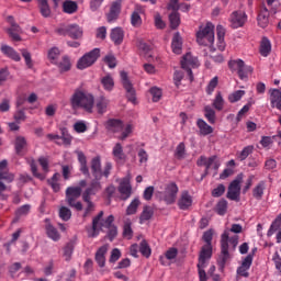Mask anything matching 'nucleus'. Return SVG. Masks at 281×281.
<instances>
[{
    "instance_id": "393cba45",
    "label": "nucleus",
    "mask_w": 281,
    "mask_h": 281,
    "mask_svg": "<svg viewBox=\"0 0 281 281\" xmlns=\"http://www.w3.org/2000/svg\"><path fill=\"white\" fill-rule=\"evenodd\" d=\"M1 52L7 56L8 58H11V60H14L15 63L21 61V55L14 48H12L9 45H2L1 46Z\"/></svg>"
},
{
    "instance_id": "c85d7f7f",
    "label": "nucleus",
    "mask_w": 281,
    "mask_h": 281,
    "mask_svg": "<svg viewBox=\"0 0 281 281\" xmlns=\"http://www.w3.org/2000/svg\"><path fill=\"white\" fill-rule=\"evenodd\" d=\"M221 245H222V254L220 256L218 259V265L222 267H225L227 260H229V244L224 240H221Z\"/></svg>"
},
{
    "instance_id": "72a5a7b5",
    "label": "nucleus",
    "mask_w": 281,
    "mask_h": 281,
    "mask_svg": "<svg viewBox=\"0 0 281 281\" xmlns=\"http://www.w3.org/2000/svg\"><path fill=\"white\" fill-rule=\"evenodd\" d=\"M196 126L199 128L200 135H212L214 133V128L210 126L204 120L199 119L196 121Z\"/></svg>"
},
{
    "instance_id": "f03ea898",
    "label": "nucleus",
    "mask_w": 281,
    "mask_h": 281,
    "mask_svg": "<svg viewBox=\"0 0 281 281\" xmlns=\"http://www.w3.org/2000/svg\"><path fill=\"white\" fill-rule=\"evenodd\" d=\"M214 236V232L212 229L206 231L203 234V240L206 243L202 247L200 252L199 262H198V273L200 281H207V273H205V267H207V262L212 258V238Z\"/></svg>"
},
{
    "instance_id": "a18cd8bd",
    "label": "nucleus",
    "mask_w": 281,
    "mask_h": 281,
    "mask_svg": "<svg viewBox=\"0 0 281 281\" xmlns=\"http://www.w3.org/2000/svg\"><path fill=\"white\" fill-rule=\"evenodd\" d=\"M204 116L210 124H216V112L210 105L204 108Z\"/></svg>"
},
{
    "instance_id": "8fccbe9b",
    "label": "nucleus",
    "mask_w": 281,
    "mask_h": 281,
    "mask_svg": "<svg viewBox=\"0 0 281 281\" xmlns=\"http://www.w3.org/2000/svg\"><path fill=\"white\" fill-rule=\"evenodd\" d=\"M142 204V202L135 198L131 204L127 206V210H126V214L128 216L133 215V214H136L137 213V209L139 207V205Z\"/></svg>"
},
{
    "instance_id": "a878e982",
    "label": "nucleus",
    "mask_w": 281,
    "mask_h": 281,
    "mask_svg": "<svg viewBox=\"0 0 281 281\" xmlns=\"http://www.w3.org/2000/svg\"><path fill=\"white\" fill-rule=\"evenodd\" d=\"M91 170L94 179H97V181H100V179H102V164L100 162V159L98 157L91 160Z\"/></svg>"
},
{
    "instance_id": "0e129e2a",
    "label": "nucleus",
    "mask_w": 281,
    "mask_h": 281,
    "mask_svg": "<svg viewBox=\"0 0 281 281\" xmlns=\"http://www.w3.org/2000/svg\"><path fill=\"white\" fill-rule=\"evenodd\" d=\"M71 256H74V245L67 244L64 248V258L66 261H69Z\"/></svg>"
},
{
    "instance_id": "3c124183",
    "label": "nucleus",
    "mask_w": 281,
    "mask_h": 281,
    "mask_svg": "<svg viewBox=\"0 0 281 281\" xmlns=\"http://www.w3.org/2000/svg\"><path fill=\"white\" fill-rule=\"evenodd\" d=\"M57 65L61 72L69 71V69H71V60L67 56H64Z\"/></svg>"
},
{
    "instance_id": "c756f323",
    "label": "nucleus",
    "mask_w": 281,
    "mask_h": 281,
    "mask_svg": "<svg viewBox=\"0 0 281 281\" xmlns=\"http://www.w3.org/2000/svg\"><path fill=\"white\" fill-rule=\"evenodd\" d=\"M106 251H109L108 245H104L98 249L95 254V262L99 265V267H104L106 263Z\"/></svg>"
},
{
    "instance_id": "9d476101",
    "label": "nucleus",
    "mask_w": 281,
    "mask_h": 281,
    "mask_svg": "<svg viewBox=\"0 0 281 281\" xmlns=\"http://www.w3.org/2000/svg\"><path fill=\"white\" fill-rule=\"evenodd\" d=\"M199 59L194 56H192V54L187 53L181 60V67L182 69H184V71H187L188 76L190 77V80H193V76H192V69H195V67H199Z\"/></svg>"
},
{
    "instance_id": "052dcab7",
    "label": "nucleus",
    "mask_w": 281,
    "mask_h": 281,
    "mask_svg": "<svg viewBox=\"0 0 281 281\" xmlns=\"http://www.w3.org/2000/svg\"><path fill=\"white\" fill-rule=\"evenodd\" d=\"M138 49H140L147 58L153 57V54H150V45L146 44L144 41H138Z\"/></svg>"
},
{
    "instance_id": "680f3d73",
    "label": "nucleus",
    "mask_w": 281,
    "mask_h": 281,
    "mask_svg": "<svg viewBox=\"0 0 281 281\" xmlns=\"http://www.w3.org/2000/svg\"><path fill=\"white\" fill-rule=\"evenodd\" d=\"M59 217L61 221H69L71 218V210L67 209V206H61L59 209Z\"/></svg>"
},
{
    "instance_id": "1a4fd4ad",
    "label": "nucleus",
    "mask_w": 281,
    "mask_h": 281,
    "mask_svg": "<svg viewBox=\"0 0 281 281\" xmlns=\"http://www.w3.org/2000/svg\"><path fill=\"white\" fill-rule=\"evenodd\" d=\"M228 65L231 69L237 71L240 80H245V78H247V76L254 71L251 66H245V61H243V59L229 61Z\"/></svg>"
},
{
    "instance_id": "09e8293b",
    "label": "nucleus",
    "mask_w": 281,
    "mask_h": 281,
    "mask_svg": "<svg viewBox=\"0 0 281 281\" xmlns=\"http://www.w3.org/2000/svg\"><path fill=\"white\" fill-rule=\"evenodd\" d=\"M251 153H254V145H248L244 147V149L239 154H237V158L239 159V161H245V159H247V157H249Z\"/></svg>"
},
{
    "instance_id": "7ed1b4c3",
    "label": "nucleus",
    "mask_w": 281,
    "mask_h": 281,
    "mask_svg": "<svg viewBox=\"0 0 281 281\" xmlns=\"http://www.w3.org/2000/svg\"><path fill=\"white\" fill-rule=\"evenodd\" d=\"M93 102L94 98L92 94L85 91H76L70 99L72 109H83L88 113L93 111Z\"/></svg>"
},
{
    "instance_id": "412c9836",
    "label": "nucleus",
    "mask_w": 281,
    "mask_h": 281,
    "mask_svg": "<svg viewBox=\"0 0 281 281\" xmlns=\"http://www.w3.org/2000/svg\"><path fill=\"white\" fill-rule=\"evenodd\" d=\"M270 104L272 109L281 111V88L270 90Z\"/></svg>"
},
{
    "instance_id": "58836bf2",
    "label": "nucleus",
    "mask_w": 281,
    "mask_h": 281,
    "mask_svg": "<svg viewBox=\"0 0 281 281\" xmlns=\"http://www.w3.org/2000/svg\"><path fill=\"white\" fill-rule=\"evenodd\" d=\"M101 85L104 91L111 92L115 87V81L113 80V77L111 75H106L103 78H101Z\"/></svg>"
},
{
    "instance_id": "bf43d9fd",
    "label": "nucleus",
    "mask_w": 281,
    "mask_h": 281,
    "mask_svg": "<svg viewBox=\"0 0 281 281\" xmlns=\"http://www.w3.org/2000/svg\"><path fill=\"white\" fill-rule=\"evenodd\" d=\"M216 212L220 216H224L227 212V200H220L216 205Z\"/></svg>"
},
{
    "instance_id": "bb28decb",
    "label": "nucleus",
    "mask_w": 281,
    "mask_h": 281,
    "mask_svg": "<svg viewBox=\"0 0 281 281\" xmlns=\"http://www.w3.org/2000/svg\"><path fill=\"white\" fill-rule=\"evenodd\" d=\"M120 10H122V1L116 0L112 3L110 14H108L109 23H112V21H115V19H117V16L120 15Z\"/></svg>"
},
{
    "instance_id": "f3484780",
    "label": "nucleus",
    "mask_w": 281,
    "mask_h": 281,
    "mask_svg": "<svg viewBox=\"0 0 281 281\" xmlns=\"http://www.w3.org/2000/svg\"><path fill=\"white\" fill-rule=\"evenodd\" d=\"M252 262L254 257L251 255L244 258L240 267L237 268V276H241V278H249V269H251Z\"/></svg>"
},
{
    "instance_id": "774afa93",
    "label": "nucleus",
    "mask_w": 281,
    "mask_h": 281,
    "mask_svg": "<svg viewBox=\"0 0 281 281\" xmlns=\"http://www.w3.org/2000/svg\"><path fill=\"white\" fill-rule=\"evenodd\" d=\"M139 251H140V254L143 256H145V258H149V256H150V247H148V244L146 243V240H143L140 243Z\"/></svg>"
},
{
    "instance_id": "0eeeda50",
    "label": "nucleus",
    "mask_w": 281,
    "mask_h": 281,
    "mask_svg": "<svg viewBox=\"0 0 281 281\" xmlns=\"http://www.w3.org/2000/svg\"><path fill=\"white\" fill-rule=\"evenodd\" d=\"M98 58H100V48H94L89 53H86L77 61V69H80V70L88 69V67H91V65H94Z\"/></svg>"
},
{
    "instance_id": "4c0bfd02",
    "label": "nucleus",
    "mask_w": 281,
    "mask_h": 281,
    "mask_svg": "<svg viewBox=\"0 0 281 281\" xmlns=\"http://www.w3.org/2000/svg\"><path fill=\"white\" fill-rule=\"evenodd\" d=\"M257 21L259 27H267V25H269V10H267V8H263L260 11Z\"/></svg>"
},
{
    "instance_id": "cd10ccee",
    "label": "nucleus",
    "mask_w": 281,
    "mask_h": 281,
    "mask_svg": "<svg viewBox=\"0 0 281 281\" xmlns=\"http://www.w3.org/2000/svg\"><path fill=\"white\" fill-rule=\"evenodd\" d=\"M110 133H120L124 128V123L121 120L111 119L105 124Z\"/></svg>"
},
{
    "instance_id": "6ab92c4d",
    "label": "nucleus",
    "mask_w": 281,
    "mask_h": 281,
    "mask_svg": "<svg viewBox=\"0 0 281 281\" xmlns=\"http://www.w3.org/2000/svg\"><path fill=\"white\" fill-rule=\"evenodd\" d=\"M93 104L97 109V112L103 115V113H106V111H109L111 100H109V98L104 95H100L97 99H94Z\"/></svg>"
},
{
    "instance_id": "2eb2a0df",
    "label": "nucleus",
    "mask_w": 281,
    "mask_h": 281,
    "mask_svg": "<svg viewBox=\"0 0 281 281\" xmlns=\"http://www.w3.org/2000/svg\"><path fill=\"white\" fill-rule=\"evenodd\" d=\"M119 192L123 201H126V199H131V194H133V187H131V177L126 176L125 178L121 179L119 184Z\"/></svg>"
},
{
    "instance_id": "5fc2aeb1",
    "label": "nucleus",
    "mask_w": 281,
    "mask_h": 281,
    "mask_svg": "<svg viewBox=\"0 0 281 281\" xmlns=\"http://www.w3.org/2000/svg\"><path fill=\"white\" fill-rule=\"evenodd\" d=\"M169 21H170V25L171 27L175 30L177 27H179V24L181 23V18L179 16V12L173 11L170 15H169Z\"/></svg>"
},
{
    "instance_id": "13d9d810",
    "label": "nucleus",
    "mask_w": 281,
    "mask_h": 281,
    "mask_svg": "<svg viewBox=\"0 0 281 281\" xmlns=\"http://www.w3.org/2000/svg\"><path fill=\"white\" fill-rule=\"evenodd\" d=\"M131 24L133 27H142V15H139V11H134L132 13Z\"/></svg>"
},
{
    "instance_id": "dca6fc26",
    "label": "nucleus",
    "mask_w": 281,
    "mask_h": 281,
    "mask_svg": "<svg viewBox=\"0 0 281 281\" xmlns=\"http://www.w3.org/2000/svg\"><path fill=\"white\" fill-rule=\"evenodd\" d=\"M198 166H205L207 172L210 168H213V170H218V168H221V161L216 156H212L210 158L201 156L198 160Z\"/></svg>"
},
{
    "instance_id": "ddd939ff",
    "label": "nucleus",
    "mask_w": 281,
    "mask_h": 281,
    "mask_svg": "<svg viewBox=\"0 0 281 281\" xmlns=\"http://www.w3.org/2000/svg\"><path fill=\"white\" fill-rule=\"evenodd\" d=\"M121 81L127 93L126 95L128 102H132V104H137V98L135 97V88H133V83H131V80H128V75L126 74V71H121Z\"/></svg>"
},
{
    "instance_id": "2f4dec72",
    "label": "nucleus",
    "mask_w": 281,
    "mask_h": 281,
    "mask_svg": "<svg viewBox=\"0 0 281 281\" xmlns=\"http://www.w3.org/2000/svg\"><path fill=\"white\" fill-rule=\"evenodd\" d=\"M216 32H217V49H220V52H225V27H223V25H217L216 27Z\"/></svg>"
},
{
    "instance_id": "79ce46f5",
    "label": "nucleus",
    "mask_w": 281,
    "mask_h": 281,
    "mask_svg": "<svg viewBox=\"0 0 281 281\" xmlns=\"http://www.w3.org/2000/svg\"><path fill=\"white\" fill-rule=\"evenodd\" d=\"M25 148H27V139H25V137L23 136H16L15 151L18 153V155H21L23 150H25Z\"/></svg>"
},
{
    "instance_id": "f8f14e48",
    "label": "nucleus",
    "mask_w": 281,
    "mask_h": 281,
    "mask_svg": "<svg viewBox=\"0 0 281 281\" xmlns=\"http://www.w3.org/2000/svg\"><path fill=\"white\" fill-rule=\"evenodd\" d=\"M240 183H243V175L237 176L228 187L227 199L231 201H240Z\"/></svg>"
},
{
    "instance_id": "de8ad7c7",
    "label": "nucleus",
    "mask_w": 281,
    "mask_h": 281,
    "mask_svg": "<svg viewBox=\"0 0 281 281\" xmlns=\"http://www.w3.org/2000/svg\"><path fill=\"white\" fill-rule=\"evenodd\" d=\"M63 8L66 14H74V12H77L78 10V4L71 0H68L64 2Z\"/></svg>"
},
{
    "instance_id": "338daca9",
    "label": "nucleus",
    "mask_w": 281,
    "mask_h": 281,
    "mask_svg": "<svg viewBox=\"0 0 281 281\" xmlns=\"http://www.w3.org/2000/svg\"><path fill=\"white\" fill-rule=\"evenodd\" d=\"M59 139H61V144H64V146H69V144H71V135H69L65 128L61 130V136Z\"/></svg>"
},
{
    "instance_id": "7c9ffc66",
    "label": "nucleus",
    "mask_w": 281,
    "mask_h": 281,
    "mask_svg": "<svg viewBox=\"0 0 281 281\" xmlns=\"http://www.w3.org/2000/svg\"><path fill=\"white\" fill-rule=\"evenodd\" d=\"M178 205L180 210H188V207L192 206V196L188 191L182 192L180 200L178 201Z\"/></svg>"
},
{
    "instance_id": "ea45409f",
    "label": "nucleus",
    "mask_w": 281,
    "mask_h": 281,
    "mask_svg": "<svg viewBox=\"0 0 281 281\" xmlns=\"http://www.w3.org/2000/svg\"><path fill=\"white\" fill-rule=\"evenodd\" d=\"M112 155L116 161H124L126 156L124 155V149L122 144L116 143L113 147Z\"/></svg>"
},
{
    "instance_id": "aec40b11",
    "label": "nucleus",
    "mask_w": 281,
    "mask_h": 281,
    "mask_svg": "<svg viewBox=\"0 0 281 281\" xmlns=\"http://www.w3.org/2000/svg\"><path fill=\"white\" fill-rule=\"evenodd\" d=\"M265 190H267V181L261 180L252 188V196L256 201H262L265 196Z\"/></svg>"
},
{
    "instance_id": "49530a36",
    "label": "nucleus",
    "mask_w": 281,
    "mask_h": 281,
    "mask_svg": "<svg viewBox=\"0 0 281 281\" xmlns=\"http://www.w3.org/2000/svg\"><path fill=\"white\" fill-rule=\"evenodd\" d=\"M281 227V214L272 222L270 228L268 229L267 236L271 237Z\"/></svg>"
},
{
    "instance_id": "473e14b6",
    "label": "nucleus",
    "mask_w": 281,
    "mask_h": 281,
    "mask_svg": "<svg viewBox=\"0 0 281 281\" xmlns=\"http://www.w3.org/2000/svg\"><path fill=\"white\" fill-rule=\"evenodd\" d=\"M37 5L44 19H49V16H52V9L49 8V2L47 0H37Z\"/></svg>"
},
{
    "instance_id": "69168bd1",
    "label": "nucleus",
    "mask_w": 281,
    "mask_h": 281,
    "mask_svg": "<svg viewBox=\"0 0 281 281\" xmlns=\"http://www.w3.org/2000/svg\"><path fill=\"white\" fill-rule=\"evenodd\" d=\"M150 93L153 97V102H159L161 100V95H162L161 89L157 87H153L150 89Z\"/></svg>"
},
{
    "instance_id": "5701e85b",
    "label": "nucleus",
    "mask_w": 281,
    "mask_h": 281,
    "mask_svg": "<svg viewBox=\"0 0 281 281\" xmlns=\"http://www.w3.org/2000/svg\"><path fill=\"white\" fill-rule=\"evenodd\" d=\"M179 251L177 248H170L169 250L166 251L165 256L160 257V262L165 267L170 266V263L177 258V255Z\"/></svg>"
},
{
    "instance_id": "f704fd0d",
    "label": "nucleus",
    "mask_w": 281,
    "mask_h": 281,
    "mask_svg": "<svg viewBox=\"0 0 281 281\" xmlns=\"http://www.w3.org/2000/svg\"><path fill=\"white\" fill-rule=\"evenodd\" d=\"M76 155L78 157V161L80 164V171L82 175H86L88 177L89 175V167L87 166V156H85V153L77 150Z\"/></svg>"
},
{
    "instance_id": "e433bc0d",
    "label": "nucleus",
    "mask_w": 281,
    "mask_h": 281,
    "mask_svg": "<svg viewBox=\"0 0 281 281\" xmlns=\"http://www.w3.org/2000/svg\"><path fill=\"white\" fill-rule=\"evenodd\" d=\"M182 47H183V42L181 40V35H179V33H176L171 42V49L173 54H181Z\"/></svg>"
},
{
    "instance_id": "6e6552de",
    "label": "nucleus",
    "mask_w": 281,
    "mask_h": 281,
    "mask_svg": "<svg viewBox=\"0 0 281 281\" xmlns=\"http://www.w3.org/2000/svg\"><path fill=\"white\" fill-rule=\"evenodd\" d=\"M177 194H179V187L175 182H169L165 186V191L160 193V199L167 205H172L177 201Z\"/></svg>"
},
{
    "instance_id": "37998d69",
    "label": "nucleus",
    "mask_w": 281,
    "mask_h": 281,
    "mask_svg": "<svg viewBox=\"0 0 281 281\" xmlns=\"http://www.w3.org/2000/svg\"><path fill=\"white\" fill-rule=\"evenodd\" d=\"M260 54L261 56H269V54H271V42L269 41V38L263 37L260 44Z\"/></svg>"
},
{
    "instance_id": "4d7b16f0",
    "label": "nucleus",
    "mask_w": 281,
    "mask_h": 281,
    "mask_svg": "<svg viewBox=\"0 0 281 281\" xmlns=\"http://www.w3.org/2000/svg\"><path fill=\"white\" fill-rule=\"evenodd\" d=\"M225 105V100L223 99V95L221 92H218L213 101V106L217 111H223V106Z\"/></svg>"
},
{
    "instance_id": "f257e3e1",
    "label": "nucleus",
    "mask_w": 281,
    "mask_h": 281,
    "mask_svg": "<svg viewBox=\"0 0 281 281\" xmlns=\"http://www.w3.org/2000/svg\"><path fill=\"white\" fill-rule=\"evenodd\" d=\"M103 216L104 212L101 211L95 217H93L92 226L88 228L89 238H97V236H100V232H102V229L104 228L109 229L108 237L110 240H113V238L117 236V227L113 225V221H115V217H113V215H110L105 220H103Z\"/></svg>"
},
{
    "instance_id": "6e6d98bb",
    "label": "nucleus",
    "mask_w": 281,
    "mask_h": 281,
    "mask_svg": "<svg viewBox=\"0 0 281 281\" xmlns=\"http://www.w3.org/2000/svg\"><path fill=\"white\" fill-rule=\"evenodd\" d=\"M150 218H153V209L145 206L140 214V223L144 224L146 221H150Z\"/></svg>"
},
{
    "instance_id": "423d86ee",
    "label": "nucleus",
    "mask_w": 281,
    "mask_h": 281,
    "mask_svg": "<svg viewBox=\"0 0 281 281\" xmlns=\"http://www.w3.org/2000/svg\"><path fill=\"white\" fill-rule=\"evenodd\" d=\"M80 194H82V188L80 187H69L66 190V200L68 205H70V207H75L78 212L82 211V203L76 201V199L80 198Z\"/></svg>"
},
{
    "instance_id": "4be33fe9",
    "label": "nucleus",
    "mask_w": 281,
    "mask_h": 281,
    "mask_svg": "<svg viewBox=\"0 0 281 281\" xmlns=\"http://www.w3.org/2000/svg\"><path fill=\"white\" fill-rule=\"evenodd\" d=\"M102 190V186L100 184V180L95 179L91 182L90 187L83 193V201H89L90 196L100 192Z\"/></svg>"
},
{
    "instance_id": "864d4df0",
    "label": "nucleus",
    "mask_w": 281,
    "mask_h": 281,
    "mask_svg": "<svg viewBox=\"0 0 281 281\" xmlns=\"http://www.w3.org/2000/svg\"><path fill=\"white\" fill-rule=\"evenodd\" d=\"M245 90H236L233 93L228 95V102H239V100H243V97L245 95Z\"/></svg>"
},
{
    "instance_id": "c03bdc74",
    "label": "nucleus",
    "mask_w": 281,
    "mask_h": 281,
    "mask_svg": "<svg viewBox=\"0 0 281 281\" xmlns=\"http://www.w3.org/2000/svg\"><path fill=\"white\" fill-rule=\"evenodd\" d=\"M121 133L117 137L121 140L126 139V137H128L131 135V133H133V124L131 123H123V127L122 130L119 132Z\"/></svg>"
},
{
    "instance_id": "603ef678",
    "label": "nucleus",
    "mask_w": 281,
    "mask_h": 281,
    "mask_svg": "<svg viewBox=\"0 0 281 281\" xmlns=\"http://www.w3.org/2000/svg\"><path fill=\"white\" fill-rule=\"evenodd\" d=\"M60 173H55L50 180H48L49 186L53 188L54 192H60Z\"/></svg>"
},
{
    "instance_id": "9b49d317",
    "label": "nucleus",
    "mask_w": 281,
    "mask_h": 281,
    "mask_svg": "<svg viewBox=\"0 0 281 281\" xmlns=\"http://www.w3.org/2000/svg\"><path fill=\"white\" fill-rule=\"evenodd\" d=\"M57 34L60 36L68 34L70 38H81L82 37V29L78 26V24H70L68 26L59 25L56 29Z\"/></svg>"
},
{
    "instance_id": "e2e57ef3",
    "label": "nucleus",
    "mask_w": 281,
    "mask_h": 281,
    "mask_svg": "<svg viewBox=\"0 0 281 281\" xmlns=\"http://www.w3.org/2000/svg\"><path fill=\"white\" fill-rule=\"evenodd\" d=\"M175 156L177 159H186V144L180 143L177 146Z\"/></svg>"
},
{
    "instance_id": "b1692460",
    "label": "nucleus",
    "mask_w": 281,
    "mask_h": 281,
    "mask_svg": "<svg viewBox=\"0 0 281 281\" xmlns=\"http://www.w3.org/2000/svg\"><path fill=\"white\" fill-rule=\"evenodd\" d=\"M110 38L114 43V45H122L124 42V31L121 27L112 29L110 33Z\"/></svg>"
},
{
    "instance_id": "a19ab883",
    "label": "nucleus",
    "mask_w": 281,
    "mask_h": 281,
    "mask_svg": "<svg viewBox=\"0 0 281 281\" xmlns=\"http://www.w3.org/2000/svg\"><path fill=\"white\" fill-rule=\"evenodd\" d=\"M2 181H7V183H12L14 181V175L8 172H0V194L1 192H5V184Z\"/></svg>"
},
{
    "instance_id": "39448f33",
    "label": "nucleus",
    "mask_w": 281,
    "mask_h": 281,
    "mask_svg": "<svg viewBox=\"0 0 281 281\" xmlns=\"http://www.w3.org/2000/svg\"><path fill=\"white\" fill-rule=\"evenodd\" d=\"M243 232V226L240 224H233L231 228H226L222 234V239H225V243L232 245L233 249L238 247V235Z\"/></svg>"
},
{
    "instance_id": "4468645a",
    "label": "nucleus",
    "mask_w": 281,
    "mask_h": 281,
    "mask_svg": "<svg viewBox=\"0 0 281 281\" xmlns=\"http://www.w3.org/2000/svg\"><path fill=\"white\" fill-rule=\"evenodd\" d=\"M229 23L234 30L243 27L247 23V13L245 11H234L229 16Z\"/></svg>"
},
{
    "instance_id": "c9c22d12",
    "label": "nucleus",
    "mask_w": 281,
    "mask_h": 281,
    "mask_svg": "<svg viewBox=\"0 0 281 281\" xmlns=\"http://www.w3.org/2000/svg\"><path fill=\"white\" fill-rule=\"evenodd\" d=\"M46 234L48 238H50V240H54L55 243H57V240H60V234L58 233L56 227L49 224V220H46Z\"/></svg>"
},
{
    "instance_id": "20e7f679",
    "label": "nucleus",
    "mask_w": 281,
    "mask_h": 281,
    "mask_svg": "<svg viewBox=\"0 0 281 281\" xmlns=\"http://www.w3.org/2000/svg\"><path fill=\"white\" fill-rule=\"evenodd\" d=\"M196 42L204 47H212L214 45V24L207 22L201 25L196 32Z\"/></svg>"
},
{
    "instance_id": "a211bd4d",
    "label": "nucleus",
    "mask_w": 281,
    "mask_h": 281,
    "mask_svg": "<svg viewBox=\"0 0 281 281\" xmlns=\"http://www.w3.org/2000/svg\"><path fill=\"white\" fill-rule=\"evenodd\" d=\"M9 23H11V27L8 29V34L12 38V41L19 42L21 41V34H23V31L21 30V26L14 22V18L9 16L8 18Z\"/></svg>"
}]
</instances>
